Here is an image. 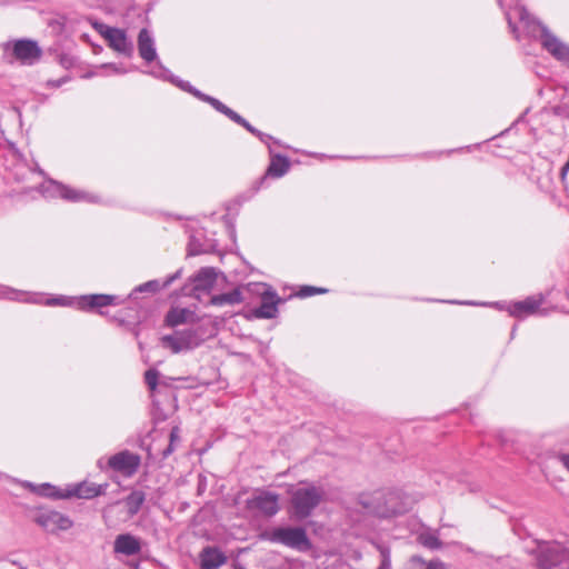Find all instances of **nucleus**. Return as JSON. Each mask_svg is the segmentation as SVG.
Returning <instances> with one entry per match:
<instances>
[{"label":"nucleus","instance_id":"obj_20","mask_svg":"<svg viewBox=\"0 0 569 569\" xmlns=\"http://www.w3.org/2000/svg\"><path fill=\"white\" fill-rule=\"evenodd\" d=\"M141 550L140 540L130 533L119 535L114 540V551L126 556H133Z\"/></svg>","mask_w":569,"mask_h":569},{"label":"nucleus","instance_id":"obj_40","mask_svg":"<svg viewBox=\"0 0 569 569\" xmlns=\"http://www.w3.org/2000/svg\"><path fill=\"white\" fill-rule=\"evenodd\" d=\"M507 19H508L509 28L511 29V31H512V33L515 34V37L518 39L517 28H516V26L512 23V21H511V18H510V14H509V13L507 14Z\"/></svg>","mask_w":569,"mask_h":569},{"label":"nucleus","instance_id":"obj_14","mask_svg":"<svg viewBox=\"0 0 569 569\" xmlns=\"http://www.w3.org/2000/svg\"><path fill=\"white\" fill-rule=\"evenodd\" d=\"M566 558L565 549L559 545H546L540 547L537 556L539 569H553Z\"/></svg>","mask_w":569,"mask_h":569},{"label":"nucleus","instance_id":"obj_27","mask_svg":"<svg viewBox=\"0 0 569 569\" xmlns=\"http://www.w3.org/2000/svg\"><path fill=\"white\" fill-rule=\"evenodd\" d=\"M191 316L192 312L188 309H172L168 312L166 321L169 326L176 327L186 323Z\"/></svg>","mask_w":569,"mask_h":569},{"label":"nucleus","instance_id":"obj_36","mask_svg":"<svg viewBox=\"0 0 569 569\" xmlns=\"http://www.w3.org/2000/svg\"><path fill=\"white\" fill-rule=\"evenodd\" d=\"M170 441L171 443H176L180 441V429L179 427H173L170 431Z\"/></svg>","mask_w":569,"mask_h":569},{"label":"nucleus","instance_id":"obj_6","mask_svg":"<svg viewBox=\"0 0 569 569\" xmlns=\"http://www.w3.org/2000/svg\"><path fill=\"white\" fill-rule=\"evenodd\" d=\"M93 27L108 41L109 47L114 51L127 57L132 56L133 44L128 39L124 30L109 27L103 23H94Z\"/></svg>","mask_w":569,"mask_h":569},{"label":"nucleus","instance_id":"obj_38","mask_svg":"<svg viewBox=\"0 0 569 569\" xmlns=\"http://www.w3.org/2000/svg\"><path fill=\"white\" fill-rule=\"evenodd\" d=\"M180 277V271H177L172 276L168 277L167 280L163 283V287L170 286L176 279Z\"/></svg>","mask_w":569,"mask_h":569},{"label":"nucleus","instance_id":"obj_37","mask_svg":"<svg viewBox=\"0 0 569 569\" xmlns=\"http://www.w3.org/2000/svg\"><path fill=\"white\" fill-rule=\"evenodd\" d=\"M189 247H190L191 254H200L204 251L203 249L198 248V244H196L194 238L191 239Z\"/></svg>","mask_w":569,"mask_h":569},{"label":"nucleus","instance_id":"obj_3","mask_svg":"<svg viewBox=\"0 0 569 569\" xmlns=\"http://www.w3.org/2000/svg\"><path fill=\"white\" fill-rule=\"evenodd\" d=\"M323 493L321 488L312 485L302 483L292 489L290 498L292 516L299 520L308 518L322 500Z\"/></svg>","mask_w":569,"mask_h":569},{"label":"nucleus","instance_id":"obj_8","mask_svg":"<svg viewBox=\"0 0 569 569\" xmlns=\"http://www.w3.org/2000/svg\"><path fill=\"white\" fill-rule=\"evenodd\" d=\"M34 521L50 533L66 531L70 529L73 521L66 515L56 510H40L34 517Z\"/></svg>","mask_w":569,"mask_h":569},{"label":"nucleus","instance_id":"obj_11","mask_svg":"<svg viewBox=\"0 0 569 569\" xmlns=\"http://www.w3.org/2000/svg\"><path fill=\"white\" fill-rule=\"evenodd\" d=\"M247 507L263 516L272 517L279 511V496L270 491H258L247 500Z\"/></svg>","mask_w":569,"mask_h":569},{"label":"nucleus","instance_id":"obj_39","mask_svg":"<svg viewBox=\"0 0 569 569\" xmlns=\"http://www.w3.org/2000/svg\"><path fill=\"white\" fill-rule=\"evenodd\" d=\"M174 451V443H169L168 447L163 450V457L167 458L169 455H171Z\"/></svg>","mask_w":569,"mask_h":569},{"label":"nucleus","instance_id":"obj_1","mask_svg":"<svg viewBox=\"0 0 569 569\" xmlns=\"http://www.w3.org/2000/svg\"><path fill=\"white\" fill-rule=\"evenodd\" d=\"M149 73L156 78H159L162 80H168V81L174 83L176 86H178L179 88H181L182 90L190 92L198 99H200L204 102H208L217 111L221 112L222 114L228 117L233 122L240 124L246 130H248L250 133L257 136L262 142H267L268 140L271 139L270 136H268V134L261 132L260 130L256 129L254 127H252L244 118H242L236 111H233L232 109H230L229 107L223 104L220 100H218L211 96L202 93L198 89L193 88L189 82L178 80V78L173 77L170 73V71L161 64L160 61H157L156 66L152 68V70Z\"/></svg>","mask_w":569,"mask_h":569},{"label":"nucleus","instance_id":"obj_21","mask_svg":"<svg viewBox=\"0 0 569 569\" xmlns=\"http://www.w3.org/2000/svg\"><path fill=\"white\" fill-rule=\"evenodd\" d=\"M118 300L117 296H110V295H90V296H83L78 301V308L79 309H93V308H101L109 305H116Z\"/></svg>","mask_w":569,"mask_h":569},{"label":"nucleus","instance_id":"obj_28","mask_svg":"<svg viewBox=\"0 0 569 569\" xmlns=\"http://www.w3.org/2000/svg\"><path fill=\"white\" fill-rule=\"evenodd\" d=\"M418 541L420 545L431 550L440 549L442 546L440 539L431 532H421L418 536Z\"/></svg>","mask_w":569,"mask_h":569},{"label":"nucleus","instance_id":"obj_30","mask_svg":"<svg viewBox=\"0 0 569 569\" xmlns=\"http://www.w3.org/2000/svg\"><path fill=\"white\" fill-rule=\"evenodd\" d=\"M159 371L149 369L144 373V381L151 391H154L158 386Z\"/></svg>","mask_w":569,"mask_h":569},{"label":"nucleus","instance_id":"obj_9","mask_svg":"<svg viewBox=\"0 0 569 569\" xmlns=\"http://www.w3.org/2000/svg\"><path fill=\"white\" fill-rule=\"evenodd\" d=\"M200 342L193 329L177 330L173 335L162 337V345L173 353L196 348Z\"/></svg>","mask_w":569,"mask_h":569},{"label":"nucleus","instance_id":"obj_35","mask_svg":"<svg viewBox=\"0 0 569 569\" xmlns=\"http://www.w3.org/2000/svg\"><path fill=\"white\" fill-rule=\"evenodd\" d=\"M430 569H450V567L440 559H432Z\"/></svg>","mask_w":569,"mask_h":569},{"label":"nucleus","instance_id":"obj_5","mask_svg":"<svg viewBox=\"0 0 569 569\" xmlns=\"http://www.w3.org/2000/svg\"><path fill=\"white\" fill-rule=\"evenodd\" d=\"M375 500L378 506L373 508V512L379 517H391L407 512L412 500L405 496L400 490H391L386 493H376Z\"/></svg>","mask_w":569,"mask_h":569},{"label":"nucleus","instance_id":"obj_17","mask_svg":"<svg viewBox=\"0 0 569 569\" xmlns=\"http://www.w3.org/2000/svg\"><path fill=\"white\" fill-rule=\"evenodd\" d=\"M108 483L96 485L82 482L74 486L71 490L64 492L66 498L77 497L81 499H91L106 493Z\"/></svg>","mask_w":569,"mask_h":569},{"label":"nucleus","instance_id":"obj_19","mask_svg":"<svg viewBox=\"0 0 569 569\" xmlns=\"http://www.w3.org/2000/svg\"><path fill=\"white\" fill-rule=\"evenodd\" d=\"M199 558L202 569H218L227 561L224 553L217 547L203 548Z\"/></svg>","mask_w":569,"mask_h":569},{"label":"nucleus","instance_id":"obj_33","mask_svg":"<svg viewBox=\"0 0 569 569\" xmlns=\"http://www.w3.org/2000/svg\"><path fill=\"white\" fill-rule=\"evenodd\" d=\"M379 551L381 556V565L379 569H390L391 560H390V550L387 547L379 546Z\"/></svg>","mask_w":569,"mask_h":569},{"label":"nucleus","instance_id":"obj_45","mask_svg":"<svg viewBox=\"0 0 569 569\" xmlns=\"http://www.w3.org/2000/svg\"><path fill=\"white\" fill-rule=\"evenodd\" d=\"M452 303H460V301H451ZM461 305H475L473 302H470V301H466V302H461Z\"/></svg>","mask_w":569,"mask_h":569},{"label":"nucleus","instance_id":"obj_31","mask_svg":"<svg viewBox=\"0 0 569 569\" xmlns=\"http://www.w3.org/2000/svg\"><path fill=\"white\" fill-rule=\"evenodd\" d=\"M325 292H327V289L319 288V287H312V286H303L300 288L298 296L300 298H307V297H311L317 293H325Z\"/></svg>","mask_w":569,"mask_h":569},{"label":"nucleus","instance_id":"obj_25","mask_svg":"<svg viewBox=\"0 0 569 569\" xmlns=\"http://www.w3.org/2000/svg\"><path fill=\"white\" fill-rule=\"evenodd\" d=\"M290 168L289 160L282 156H276L271 159V162L267 169V176L280 178L284 176Z\"/></svg>","mask_w":569,"mask_h":569},{"label":"nucleus","instance_id":"obj_12","mask_svg":"<svg viewBox=\"0 0 569 569\" xmlns=\"http://www.w3.org/2000/svg\"><path fill=\"white\" fill-rule=\"evenodd\" d=\"M217 280V272L213 268H201L192 278V287H184L186 295L199 299L201 292H209Z\"/></svg>","mask_w":569,"mask_h":569},{"label":"nucleus","instance_id":"obj_15","mask_svg":"<svg viewBox=\"0 0 569 569\" xmlns=\"http://www.w3.org/2000/svg\"><path fill=\"white\" fill-rule=\"evenodd\" d=\"M542 300L543 299L541 296H533L528 297L522 301L513 302L508 308L509 315L517 318H523L529 315H533L539 310Z\"/></svg>","mask_w":569,"mask_h":569},{"label":"nucleus","instance_id":"obj_7","mask_svg":"<svg viewBox=\"0 0 569 569\" xmlns=\"http://www.w3.org/2000/svg\"><path fill=\"white\" fill-rule=\"evenodd\" d=\"M43 193L50 197L57 196L71 202L84 201L97 203L100 201L99 197L96 194L73 189L53 180L49 181V183L43 188Z\"/></svg>","mask_w":569,"mask_h":569},{"label":"nucleus","instance_id":"obj_34","mask_svg":"<svg viewBox=\"0 0 569 569\" xmlns=\"http://www.w3.org/2000/svg\"><path fill=\"white\" fill-rule=\"evenodd\" d=\"M71 303V300L67 297H59V298H52V299H47L46 300V305H49V306H67V305H70Z\"/></svg>","mask_w":569,"mask_h":569},{"label":"nucleus","instance_id":"obj_18","mask_svg":"<svg viewBox=\"0 0 569 569\" xmlns=\"http://www.w3.org/2000/svg\"><path fill=\"white\" fill-rule=\"evenodd\" d=\"M280 299L273 291H266L261 297V303L254 309V316L261 319L274 318L278 313V303Z\"/></svg>","mask_w":569,"mask_h":569},{"label":"nucleus","instance_id":"obj_42","mask_svg":"<svg viewBox=\"0 0 569 569\" xmlns=\"http://www.w3.org/2000/svg\"><path fill=\"white\" fill-rule=\"evenodd\" d=\"M103 67H110L117 73H124L126 72V70H122V69L118 68L116 64H104Z\"/></svg>","mask_w":569,"mask_h":569},{"label":"nucleus","instance_id":"obj_29","mask_svg":"<svg viewBox=\"0 0 569 569\" xmlns=\"http://www.w3.org/2000/svg\"><path fill=\"white\" fill-rule=\"evenodd\" d=\"M430 567H431V560L430 561H426L420 556H412L409 559L406 569H430Z\"/></svg>","mask_w":569,"mask_h":569},{"label":"nucleus","instance_id":"obj_24","mask_svg":"<svg viewBox=\"0 0 569 569\" xmlns=\"http://www.w3.org/2000/svg\"><path fill=\"white\" fill-rule=\"evenodd\" d=\"M242 302V293L239 289H234L230 292L212 296L210 305L212 306H233Z\"/></svg>","mask_w":569,"mask_h":569},{"label":"nucleus","instance_id":"obj_32","mask_svg":"<svg viewBox=\"0 0 569 569\" xmlns=\"http://www.w3.org/2000/svg\"><path fill=\"white\" fill-rule=\"evenodd\" d=\"M160 289V283L158 280H150V281H147L140 286H138L136 289H134V292H157L158 290Z\"/></svg>","mask_w":569,"mask_h":569},{"label":"nucleus","instance_id":"obj_26","mask_svg":"<svg viewBox=\"0 0 569 569\" xmlns=\"http://www.w3.org/2000/svg\"><path fill=\"white\" fill-rule=\"evenodd\" d=\"M26 487L30 488L33 492L43 496V497H50V498H61L66 499L64 492L58 490L54 486H51L50 483H42L40 486H34L30 482L24 483Z\"/></svg>","mask_w":569,"mask_h":569},{"label":"nucleus","instance_id":"obj_43","mask_svg":"<svg viewBox=\"0 0 569 569\" xmlns=\"http://www.w3.org/2000/svg\"><path fill=\"white\" fill-rule=\"evenodd\" d=\"M118 503H119V501H118V502H114V503L109 505V506L104 509V511H103V517L106 518V517H107V515L111 511V509H112L116 505H118Z\"/></svg>","mask_w":569,"mask_h":569},{"label":"nucleus","instance_id":"obj_13","mask_svg":"<svg viewBox=\"0 0 569 569\" xmlns=\"http://www.w3.org/2000/svg\"><path fill=\"white\" fill-rule=\"evenodd\" d=\"M13 56L23 64L36 63L42 54V51L36 41L29 39L17 40L12 48Z\"/></svg>","mask_w":569,"mask_h":569},{"label":"nucleus","instance_id":"obj_2","mask_svg":"<svg viewBox=\"0 0 569 569\" xmlns=\"http://www.w3.org/2000/svg\"><path fill=\"white\" fill-rule=\"evenodd\" d=\"M513 14L531 37H540L542 47L557 60L569 66V46L552 34L549 29L536 20L525 7H516Z\"/></svg>","mask_w":569,"mask_h":569},{"label":"nucleus","instance_id":"obj_41","mask_svg":"<svg viewBox=\"0 0 569 569\" xmlns=\"http://www.w3.org/2000/svg\"><path fill=\"white\" fill-rule=\"evenodd\" d=\"M561 462L563 466L569 470V455H562L560 457Z\"/></svg>","mask_w":569,"mask_h":569},{"label":"nucleus","instance_id":"obj_22","mask_svg":"<svg viewBox=\"0 0 569 569\" xmlns=\"http://www.w3.org/2000/svg\"><path fill=\"white\" fill-rule=\"evenodd\" d=\"M146 501V493L141 490H133L123 499L129 518L136 516Z\"/></svg>","mask_w":569,"mask_h":569},{"label":"nucleus","instance_id":"obj_16","mask_svg":"<svg viewBox=\"0 0 569 569\" xmlns=\"http://www.w3.org/2000/svg\"><path fill=\"white\" fill-rule=\"evenodd\" d=\"M138 51L141 59L150 63L157 59V50L154 39L151 32L143 28L138 34Z\"/></svg>","mask_w":569,"mask_h":569},{"label":"nucleus","instance_id":"obj_4","mask_svg":"<svg viewBox=\"0 0 569 569\" xmlns=\"http://www.w3.org/2000/svg\"><path fill=\"white\" fill-rule=\"evenodd\" d=\"M266 536L273 543H280L298 551H307L311 548L307 532L301 527H277L268 531Z\"/></svg>","mask_w":569,"mask_h":569},{"label":"nucleus","instance_id":"obj_44","mask_svg":"<svg viewBox=\"0 0 569 569\" xmlns=\"http://www.w3.org/2000/svg\"><path fill=\"white\" fill-rule=\"evenodd\" d=\"M64 82V80H58V81H50L49 83L54 86V87H59L61 86L62 83Z\"/></svg>","mask_w":569,"mask_h":569},{"label":"nucleus","instance_id":"obj_10","mask_svg":"<svg viewBox=\"0 0 569 569\" xmlns=\"http://www.w3.org/2000/svg\"><path fill=\"white\" fill-rule=\"evenodd\" d=\"M140 463V456L129 450L120 451L111 456L108 460V466L112 470L121 473L127 478L132 477L138 471Z\"/></svg>","mask_w":569,"mask_h":569},{"label":"nucleus","instance_id":"obj_23","mask_svg":"<svg viewBox=\"0 0 569 569\" xmlns=\"http://www.w3.org/2000/svg\"><path fill=\"white\" fill-rule=\"evenodd\" d=\"M1 293L3 297L11 299V300H18V301H24V302H33V303H41L42 297L37 293H29L24 291H18L11 288H2Z\"/></svg>","mask_w":569,"mask_h":569}]
</instances>
